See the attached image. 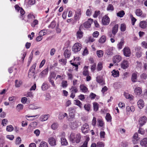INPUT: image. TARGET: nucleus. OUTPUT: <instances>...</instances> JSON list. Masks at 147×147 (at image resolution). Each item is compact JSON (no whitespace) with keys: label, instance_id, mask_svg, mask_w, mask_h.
Masks as SVG:
<instances>
[{"label":"nucleus","instance_id":"8","mask_svg":"<svg viewBox=\"0 0 147 147\" xmlns=\"http://www.w3.org/2000/svg\"><path fill=\"white\" fill-rule=\"evenodd\" d=\"M124 55L126 57H129L131 53L130 49L128 47H125L123 50Z\"/></svg>","mask_w":147,"mask_h":147},{"label":"nucleus","instance_id":"50","mask_svg":"<svg viewBox=\"0 0 147 147\" xmlns=\"http://www.w3.org/2000/svg\"><path fill=\"white\" fill-rule=\"evenodd\" d=\"M24 106L21 104H19L16 106V109L17 110H20L23 109Z\"/></svg>","mask_w":147,"mask_h":147},{"label":"nucleus","instance_id":"48","mask_svg":"<svg viewBox=\"0 0 147 147\" xmlns=\"http://www.w3.org/2000/svg\"><path fill=\"white\" fill-rule=\"evenodd\" d=\"M96 81L98 83L102 85H104V84L103 80L100 78L97 77Z\"/></svg>","mask_w":147,"mask_h":147},{"label":"nucleus","instance_id":"13","mask_svg":"<svg viewBox=\"0 0 147 147\" xmlns=\"http://www.w3.org/2000/svg\"><path fill=\"white\" fill-rule=\"evenodd\" d=\"M121 57L119 55H117L114 56L113 58V62L114 63L120 62L121 60Z\"/></svg>","mask_w":147,"mask_h":147},{"label":"nucleus","instance_id":"21","mask_svg":"<svg viewBox=\"0 0 147 147\" xmlns=\"http://www.w3.org/2000/svg\"><path fill=\"white\" fill-rule=\"evenodd\" d=\"M124 95L125 98L127 99H129V100H133L134 96L131 95H130L129 93L124 92Z\"/></svg>","mask_w":147,"mask_h":147},{"label":"nucleus","instance_id":"30","mask_svg":"<svg viewBox=\"0 0 147 147\" xmlns=\"http://www.w3.org/2000/svg\"><path fill=\"white\" fill-rule=\"evenodd\" d=\"M106 40V37L105 36H102L99 39V42L101 43H104Z\"/></svg>","mask_w":147,"mask_h":147},{"label":"nucleus","instance_id":"47","mask_svg":"<svg viewBox=\"0 0 147 147\" xmlns=\"http://www.w3.org/2000/svg\"><path fill=\"white\" fill-rule=\"evenodd\" d=\"M38 21L37 20H34L31 23L32 26L34 27L36 25L38 24Z\"/></svg>","mask_w":147,"mask_h":147},{"label":"nucleus","instance_id":"12","mask_svg":"<svg viewBox=\"0 0 147 147\" xmlns=\"http://www.w3.org/2000/svg\"><path fill=\"white\" fill-rule=\"evenodd\" d=\"M48 142L49 144L51 146H54L56 145V140L53 137H51L48 139Z\"/></svg>","mask_w":147,"mask_h":147},{"label":"nucleus","instance_id":"61","mask_svg":"<svg viewBox=\"0 0 147 147\" xmlns=\"http://www.w3.org/2000/svg\"><path fill=\"white\" fill-rule=\"evenodd\" d=\"M21 138L20 137H18L16 139V144H19L21 143Z\"/></svg>","mask_w":147,"mask_h":147},{"label":"nucleus","instance_id":"62","mask_svg":"<svg viewBox=\"0 0 147 147\" xmlns=\"http://www.w3.org/2000/svg\"><path fill=\"white\" fill-rule=\"evenodd\" d=\"M100 11H95L93 16L95 18L97 17L100 14Z\"/></svg>","mask_w":147,"mask_h":147},{"label":"nucleus","instance_id":"23","mask_svg":"<svg viewBox=\"0 0 147 147\" xmlns=\"http://www.w3.org/2000/svg\"><path fill=\"white\" fill-rule=\"evenodd\" d=\"M134 140H133V142L134 144L137 143V141L138 140V134L137 133H135L133 136Z\"/></svg>","mask_w":147,"mask_h":147},{"label":"nucleus","instance_id":"28","mask_svg":"<svg viewBox=\"0 0 147 147\" xmlns=\"http://www.w3.org/2000/svg\"><path fill=\"white\" fill-rule=\"evenodd\" d=\"M80 90L84 92H86L88 91V88L84 86V85H81L80 86Z\"/></svg>","mask_w":147,"mask_h":147},{"label":"nucleus","instance_id":"57","mask_svg":"<svg viewBox=\"0 0 147 147\" xmlns=\"http://www.w3.org/2000/svg\"><path fill=\"white\" fill-rule=\"evenodd\" d=\"M56 24L55 21H53L51 22V24L49 26V27L52 28H53L55 27L56 26Z\"/></svg>","mask_w":147,"mask_h":147},{"label":"nucleus","instance_id":"33","mask_svg":"<svg viewBox=\"0 0 147 147\" xmlns=\"http://www.w3.org/2000/svg\"><path fill=\"white\" fill-rule=\"evenodd\" d=\"M96 54L98 57H101L103 56V52L102 50H98L96 51Z\"/></svg>","mask_w":147,"mask_h":147},{"label":"nucleus","instance_id":"63","mask_svg":"<svg viewBox=\"0 0 147 147\" xmlns=\"http://www.w3.org/2000/svg\"><path fill=\"white\" fill-rule=\"evenodd\" d=\"M29 108L30 109H38V108L34 105V104H31L29 105Z\"/></svg>","mask_w":147,"mask_h":147},{"label":"nucleus","instance_id":"55","mask_svg":"<svg viewBox=\"0 0 147 147\" xmlns=\"http://www.w3.org/2000/svg\"><path fill=\"white\" fill-rule=\"evenodd\" d=\"M104 144L102 142H98L97 144V147H104Z\"/></svg>","mask_w":147,"mask_h":147},{"label":"nucleus","instance_id":"42","mask_svg":"<svg viewBox=\"0 0 147 147\" xmlns=\"http://www.w3.org/2000/svg\"><path fill=\"white\" fill-rule=\"evenodd\" d=\"M39 147H48L47 143L45 142H41Z\"/></svg>","mask_w":147,"mask_h":147},{"label":"nucleus","instance_id":"14","mask_svg":"<svg viewBox=\"0 0 147 147\" xmlns=\"http://www.w3.org/2000/svg\"><path fill=\"white\" fill-rule=\"evenodd\" d=\"M49 71L48 68H47L43 70L40 73L39 77L40 78H43L47 75Z\"/></svg>","mask_w":147,"mask_h":147},{"label":"nucleus","instance_id":"10","mask_svg":"<svg viewBox=\"0 0 147 147\" xmlns=\"http://www.w3.org/2000/svg\"><path fill=\"white\" fill-rule=\"evenodd\" d=\"M82 14V11L80 9H77L75 11L74 15L75 19L76 20L79 19L80 18Z\"/></svg>","mask_w":147,"mask_h":147},{"label":"nucleus","instance_id":"4","mask_svg":"<svg viewBox=\"0 0 147 147\" xmlns=\"http://www.w3.org/2000/svg\"><path fill=\"white\" fill-rule=\"evenodd\" d=\"M81 49V45L79 43H77L75 44L73 46L72 50L74 53H76L80 51Z\"/></svg>","mask_w":147,"mask_h":147},{"label":"nucleus","instance_id":"53","mask_svg":"<svg viewBox=\"0 0 147 147\" xmlns=\"http://www.w3.org/2000/svg\"><path fill=\"white\" fill-rule=\"evenodd\" d=\"M92 12V10L91 9H87L86 12V15L87 16H90L91 15Z\"/></svg>","mask_w":147,"mask_h":147},{"label":"nucleus","instance_id":"1","mask_svg":"<svg viewBox=\"0 0 147 147\" xmlns=\"http://www.w3.org/2000/svg\"><path fill=\"white\" fill-rule=\"evenodd\" d=\"M81 138V136L80 134H77L76 136L73 133H71L69 137L70 141L73 143L76 142L77 143H79L80 141Z\"/></svg>","mask_w":147,"mask_h":147},{"label":"nucleus","instance_id":"46","mask_svg":"<svg viewBox=\"0 0 147 147\" xmlns=\"http://www.w3.org/2000/svg\"><path fill=\"white\" fill-rule=\"evenodd\" d=\"M126 26L124 24H121L120 30L121 31L124 32L126 30Z\"/></svg>","mask_w":147,"mask_h":147},{"label":"nucleus","instance_id":"31","mask_svg":"<svg viewBox=\"0 0 147 147\" xmlns=\"http://www.w3.org/2000/svg\"><path fill=\"white\" fill-rule=\"evenodd\" d=\"M124 44V41L123 40H121L120 42L117 45V47L118 48L120 49H122L123 46V45Z\"/></svg>","mask_w":147,"mask_h":147},{"label":"nucleus","instance_id":"36","mask_svg":"<svg viewBox=\"0 0 147 147\" xmlns=\"http://www.w3.org/2000/svg\"><path fill=\"white\" fill-rule=\"evenodd\" d=\"M49 88L48 84L45 83H43L41 86L42 90L44 91L47 90Z\"/></svg>","mask_w":147,"mask_h":147},{"label":"nucleus","instance_id":"9","mask_svg":"<svg viewBox=\"0 0 147 147\" xmlns=\"http://www.w3.org/2000/svg\"><path fill=\"white\" fill-rule=\"evenodd\" d=\"M129 65V63L128 61L125 60L122 61L121 64V67L123 69H125L127 68Z\"/></svg>","mask_w":147,"mask_h":147},{"label":"nucleus","instance_id":"32","mask_svg":"<svg viewBox=\"0 0 147 147\" xmlns=\"http://www.w3.org/2000/svg\"><path fill=\"white\" fill-rule=\"evenodd\" d=\"M135 12L136 15L138 16H141L142 14V11L140 9H136Z\"/></svg>","mask_w":147,"mask_h":147},{"label":"nucleus","instance_id":"26","mask_svg":"<svg viewBox=\"0 0 147 147\" xmlns=\"http://www.w3.org/2000/svg\"><path fill=\"white\" fill-rule=\"evenodd\" d=\"M48 115H45L41 116L40 120L41 121H46L48 119L49 117Z\"/></svg>","mask_w":147,"mask_h":147},{"label":"nucleus","instance_id":"49","mask_svg":"<svg viewBox=\"0 0 147 147\" xmlns=\"http://www.w3.org/2000/svg\"><path fill=\"white\" fill-rule=\"evenodd\" d=\"M114 10V7L113 5L109 4L107 7V10L108 11H113Z\"/></svg>","mask_w":147,"mask_h":147},{"label":"nucleus","instance_id":"16","mask_svg":"<svg viewBox=\"0 0 147 147\" xmlns=\"http://www.w3.org/2000/svg\"><path fill=\"white\" fill-rule=\"evenodd\" d=\"M138 107L140 109L143 108L144 106V101L142 99L139 100L137 102Z\"/></svg>","mask_w":147,"mask_h":147},{"label":"nucleus","instance_id":"60","mask_svg":"<svg viewBox=\"0 0 147 147\" xmlns=\"http://www.w3.org/2000/svg\"><path fill=\"white\" fill-rule=\"evenodd\" d=\"M32 51L29 57V59L28 61V63H29V64H30L31 63L32 61V59L33 53H32Z\"/></svg>","mask_w":147,"mask_h":147},{"label":"nucleus","instance_id":"6","mask_svg":"<svg viewBox=\"0 0 147 147\" xmlns=\"http://www.w3.org/2000/svg\"><path fill=\"white\" fill-rule=\"evenodd\" d=\"M81 130L82 132L84 133H87L89 131V126L87 123L84 124L82 127Z\"/></svg>","mask_w":147,"mask_h":147},{"label":"nucleus","instance_id":"27","mask_svg":"<svg viewBox=\"0 0 147 147\" xmlns=\"http://www.w3.org/2000/svg\"><path fill=\"white\" fill-rule=\"evenodd\" d=\"M61 144L62 145L66 146L68 144V142L66 140L64 137H63L61 138Z\"/></svg>","mask_w":147,"mask_h":147},{"label":"nucleus","instance_id":"59","mask_svg":"<svg viewBox=\"0 0 147 147\" xmlns=\"http://www.w3.org/2000/svg\"><path fill=\"white\" fill-rule=\"evenodd\" d=\"M58 127V124L56 123H54L51 126V127L53 129H57Z\"/></svg>","mask_w":147,"mask_h":147},{"label":"nucleus","instance_id":"19","mask_svg":"<svg viewBox=\"0 0 147 147\" xmlns=\"http://www.w3.org/2000/svg\"><path fill=\"white\" fill-rule=\"evenodd\" d=\"M118 25L115 24L112 29V32L113 34L115 35L117 32L118 30Z\"/></svg>","mask_w":147,"mask_h":147},{"label":"nucleus","instance_id":"20","mask_svg":"<svg viewBox=\"0 0 147 147\" xmlns=\"http://www.w3.org/2000/svg\"><path fill=\"white\" fill-rule=\"evenodd\" d=\"M140 144L142 146L147 147V138H143L140 142Z\"/></svg>","mask_w":147,"mask_h":147},{"label":"nucleus","instance_id":"22","mask_svg":"<svg viewBox=\"0 0 147 147\" xmlns=\"http://www.w3.org/2000/svg\"><path fill=\"white\" fill-rule=\"evenodd\" d=\"M131 80L134 82H136L137 81V74L136 73H134L132 74L131 78Z\"/></svg>","mask_w":147,"mask_h":147},{"label":"nucleus","instance_id":"43","mask_svg":"<svg viewBox=\"0 0 147 147\" xmlns=\"http://www.w3.org/2000/svg\"><path fill=\"white\" fill-rule=\"evenodd\" d=\"M102 68V64L101 62H99L98 64L97 70L98 71H100Z\"/></svg>","mask_w":147,"mask_h":147},{"label":"nucleus","instance_id":"56","mask_svg":"<svg viewBox=\"0 0 147 147\" xmlns=\"http://www.w3.org/2000/svg\"><path fill=\"white\" fill-rule=\"evenodd\" d=\"M61 84L63 88L66 87L67 86V82L66 81L63 80Z\"/></svg>","mask_w":147,"mask_h":147},{"label":"nucleus","instance_id":"37","mask_svg":"<svg viewBox=\"0 0 147 147\" xmlns=\"http://www.w3.org/2000/svg\"><path fill=\"white\" fill-rule=\"evenodd\" d=\"M93 107L94 108V111H98V104L96 102H94L93 103Z\"/></svg>","mask_w":147,"mask_h":147},{"label":"nucleus","instance_id":"38","mask_svg":"<svg viewBox=\"0 0 147 147\" xmlns=\"http://www.w3.org/2000/svg\"><path fill=\"white\" fill-rule=\"evenodd\" d=\"M125 14L124 11H121L117 13V16L122 18L123 17Z\"/></svg>","mask_w":147,"mask_h":147},{"label":"nucleus","instance_id":"34","mask_svg":"<svg viewBox=\"0 0 147 147\" xmlns=\"http://www.w3.org/2000/svg\"><path fill=\"white\" fill-rule=\"evenodd\" d=\"M36 65V63L33 64L29 70V71L32 72V73H34L35 72V69Z\"/></svg>","mask_w":147,"mask_h":147},{"label":"nucleus","instance_id":"51","mask_svg":"<svg viewBox=\"0 0 147 147\" xmlns=\"http://www.w3.org/2000/svg\"><path fill=\"white\" fill-rule=\"evenodd\" d=\"M8 121L6 119H3L1 122V124L3 126H5L7 125Z\"/></svg>","mask_w":147,"mask_h":147},{"label":"nucleus","instance_id":"39","mask_svg":"<svg viewBox=\"0 0 147 147\" xmlns=\"http://www.w3.org/2000/svg\"><path fill=\"white\" fill-rule=\"evenodd\" d=\"M13 127L12 125H8L6 127V130L7 131L11 132L13 130Z\"/></svg>","mask_w":147,"mask_h":147},{"label":"nucleus","instance_id":"17","mask_svg":"<svg viewBox=\"0 0 147 147\" xmlns=\"http://www.w3.org/2000/svg\"><path fill=\"white\" fill-rule=\"evenodd\" d=\"M78 122L75 121V122L71 123L70 127L72 129H75L77 128L78 126Z\"/></svg>","mask_w":147,"mask_h":147},{"label":"nucleus","instance_id":"7","mask_svg":"<svg viewBox=\"0 0 147 147\" xmlns=\"http://www.w3.org/2000/svg\"><path fill=\"white\" fill-rule=\"evenodd\" d=\"M146 117L145 116H143L139 118V124L140 126H142L146 123Z\"/></svg>","mask_w":147,"mask_h":147},{"label":"nucleus","instance_id":"40","mask_svg":"<svg viewBox=\"0 0 147 147\" xmlns=\"http://www.w3.org/2000/svg\"><path fill=\"white\" fill-rule=\"evenodd\" d=\"M74 101L75 105L79 106L80 108L82 107V104L80 100H74Z\"/></svg>","mask_w":147,"mask_h":147},{"label":"nucleus","instance_id":"11","mask_svg":"<svg viewBox=\"0 0 147 147\" xmlns=\"http://www.w3.org/2000/svg\"><path fill=\"white\" fill-rule=\"evenodd\" d=\"M93 20L89 19L88 20L84 23V26L85 28H89L90 27L91 24L92 23Z\"/></svg>","mask_w":147,"mask_h":147},{"label":"nucleus","instance_id":"64","mask_svg":"<svg viewBox=\"0 0 147 147\" xmlns=\"http://www.w3.org/2000/svg\"><path fill=\"white\" fill-rule=\"evenodd\" d=\"M99 35V33L97 31L94 32L92 34L93 36L95 38H97L98 36Z\"/></svg>","mask_w":147,"mask_h":147},{"label":"nucleus","instance_id":"15","mask_svg":"<svg viewBox=\"0 0 147 147\" xmlns=\"http://www.w3.org/2000/svg\"><path fill=\"white\" fill-rule=\"evenodd\" d=\"M139 26L142 29H145L147 27V22L144 21H141L139 24Z\"/></svg>","mask_w":147,"mask_h":147},{"label":"nucleus","instance_id":"24","mask_svg":"<svg viewBox=\"0 0 147 147\" xmlns=\"http://www.w3.org/2000/svg\"><path fill=\"white\" fill-rule=\"evenodd\" d=\"M134 91L136 94L137 95H140L142 92L141 89L138 87L135 88Z\"/></svg>","mask_w":147,"mask_h":147},{"label":"nucleus","instance_id":"29","mask_svg":"<svg viewBox=\"0 0 147 147\" xmlns=\"http://www.w3.org/2000/svg\"><path fill=\"white\" fill-rule=\"evenodd\" d=\"M112 75L114 77H116L119 76V71L117 70H113L112 72Z\"/></svg>","mask_w":147,"mask_h":147},{"label":"nucleus","instance_id":"18","mask_svg":"<svg viewBox=\"0 0 147 147\" xmlns=\"http://www.w3.org/2000/svg\"><path fill=\"white\" fill-rule=\"evenodd\" d=\"M83 33L80 30H79L77 32L76 35L77 38L78 39H80L83 36Z\"/></svg>","mask_w":147,"mask_h":147},{"label":"nucleus","instance_id":"2","mask_svg":"<svg viewBox=\"0 0 147 147\" xmlns=\"http://www.w3.org/2000/svg\"><path fill=\"white\" fill-rule=\"evenodd\" d=\"M15 7L16 10L18 11L19 12L20 11L21 14L20 18H21L22 20H24V15L25 13L24 10L22 8H20L18 5H16L15 6Z\"/></svg>","mask_w":147,"mask_h":147},{"label":"nucleus","instance_id":"5","mask_svg":"<svg viewBox=\"0 0 147 147\" xmlns=\"http://www.w3.org/2000/svg\"><path fill=\"white\" fill-rule=\"evenodd\" d=\"M110 19L108 16L105 15L102 17V23L103 25H108Z\"/></svg>","mask_w":147,"mask_h":147},{"label":"nucleus","instance_id":"52","mask_svg":"<svg viewBox=\"0 0 147 147\" xmlns=\"http://www.w3.org/2000/svg\"><path fill=\"white\" fill-rule=\"evenodd\" d=\"M49 80L50 83H51L52 86L53 87H54V88H56V86L55 84L54 83V81L52 79H49Z\"/></svg>","mask_w":147,"mask_h":147},{"label":"nucleus","instance_id":"58","mask_svg":"<svg viewBox=\"0 0 147 147\" xmlns=\"http://www.w3.org/2000/svg\"><path fill=\"white\" fill-rule=\"evenodd\" d=\"M142 54V52L140 51H139L136 53V56L137 57V58H140L141 57Z\"/></svg>","mask_w":147,"mask_h":147},{"label":"nucleus","instance_id":"35","mask_svg":"<svg viewBox=\"0 0 147 147\" xmlns=\"http://www.w3.org/2000/svg\"><path fill=\"white\" fill-rule=\"evenodd\" d=\"M67 114L66 113H60L59 115V119H63L65 117L67 116Z\"/></svg>","mask_w":147,"mask_h":147},{"label":"nucleus","instance_id":"41","mask_svg":"<svg viewBox=\"0 0 147 147\" xmlns=\"http://www.w3.org/2000/svg\"><path fill=\"white\" fill-rule=\"evenodd\" d=\"M105 118L107 121L108 122H111V117L109 113H107Z\"/></svg>","mask_w":147,"mask_h":147},{"label":"nucleus","instance_id":"44","mask_svg":"<svg viewBox=\"0 0 147 147\" xmlns=\"http://www.w3.org/2000/svg\"><path fill=\"white\" fill-rule=\"evenodd\" d=\"M15 86L16 87H19L22 84V82L21 81H18L16 80L15 82Z\"/></svg>","mask_w":147,"mask_h":147},{"label":"nucleus","instance_id":"54","mask_svg":"<svg viewBox=\"0 0 147 147\" xmlns=\"http://www.w3.org/2000/svg\"><path fill=\"white\" fill-rule=\"evenodd\" d=\"M46 34V32L45 31V30H41L39 33V35L42 36L45 35Z\"/></svg>","mask_w":147,"mask_h":147},{"label":"nucleus","instance_id":"3","mask_svg":"<svg viewBox=\"0 0 147 147\" xmlns=\"http://www.w3.org/2000/svg\"><path fill=\"white\" fill-rule=\"evenodd\" d=\"M70 92L71 93L70 97L74 98L75 96V93L78 92V89L77 87L75 86H72L69 89Z\"/></svg>","mask_w":147,"mask_h":147},{"label":"nucleus","instance_id":"45","mask_svg":"<svg viewBox=\"0 0 147 147\" xmlns=\"http://www.w3.org/2000/svg\"><path fill=\"white\" fill-rule=\"evenodd\" d=\"M85 109L88 111H90V105L88 104H85L84 106Z\"/></svg>","mask_w":147,"mask_h":147},{"label":"nucleus","instance_id":"25","mask_svg":"<svg viewBox=\"0 0 147 147\" xmlns=\"http://www.w3.org/2000/svg\"><path fill=\"white\" fill-rule=\"evenodd\" d=\"M70 51L67 49H66L65 50L64 53V56L65 58H68L70 56Z\"/></svg>","mask_w":147,"mask_h":147}]
</instances>
